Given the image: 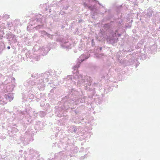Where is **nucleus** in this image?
<instances>
[{
	"label": "nucleus",
	"mask_w": 160,
	"mask_h": 160,
	"mask_svg": "<svg viewBox=\"0 0 160 160\" xmlns=\"http://www.w3.org/2000/svg\"><path fill=\"white\" fill-rule=\"evenodd\" d=\"M113 24V22H111L109 23L105 24L103 27L108 34L110 33L112 35L111 37H108L107 39L108 42L112 44L117 42L118 39V37L121 36V34L117 33V30L113 28L114 27Z\"/></svg>",
	"instance_id": "1"
},
{
	"label": "nucleus",
	"mask_w": 160,
	"mask_h": 160,
	"mask_svg": "<svg viewBox=\"0 0 160 160\" xmlns=\"http://www.w3.org/2000/svg\"><path fill=\"white\" fill-rule=\"evenodd\" d=\"M77 85L78 86H85V89H88V86H90L92 82V78L91 77L83 76L81 74L78 75V77Z\"/></svg>",
	"instance_id": "2"
},
{
	"label": "nucleus",
	"mask_w": 160,
	"mask_h": 160,
	"mask_svg": "<svg viewBox=\"0 0 160 160\" xmlns=\"http://www.w3.org/2000/svg\"><path fill=\"white\" fill-rule=\"evenodd\" d=\"M89 57H87L85 56L84 54H82L79 57V58L78 59V61H80L81 62H78L77 64L73 67V69L74 70L77 69L79 67V65L81 62H82L85 60V59H87Z\"/></svg>",
	"instance_id": "3"
},
{
	"label": "nucleus",
	"mask_w": 160,
	"mask_h": 160,
	"mask_svg": "<svg viewBox=\"0 0 160 160\" xmlns=\"http://www.w3.org/2000/svg\"><path fill=\"white\" fill-rule=\"evenodd\" d=\"M50 49L47 47L40 48L38 50L41 52V54L42 55H46L50 50Z\"/></svg>",
	"instance_id": "4"
},
{
	"label": "nucleus",
	"mask_w": 160,
	"mask_h": 160,
	"mask_svg": "<svg viewBox=\"0 0 160 160\" xmlns=\"http://www.w3.org/2000/svg\"><path fill=\"white\" fill-rule=\"evenodd\" d=\"M38 85V88L39 90H44L45 87V84L44 82H43V81L41 79L40 81H39L37 82V83Z\"/></svg>",
	"instance_id": "5"
},
{
	"label": "nucleus",
	"mask_w": 160,
	"mask_h": 160,
	"mask_svg": "<svg viewBox=\"0 0 160 160\" xmlns=\"http://www.w3.org/2000/svg\"><path fill=\"white\" fill-rule=\"evenodd\" d=\"M89 5L90 4H89L88 5H87L88 8L90 9L92 12H94V14H95L97 11V9L96 8V6L94 5H93V4H91L90 6Z\"/></svg>",
	"instance_id": "6"
},
{
	"label": "nucleus",
	"mask_w": 160,
	"mask_h": 160,
	"mask_svg": "<svg viewBox=\"0 0 160 160\" xmlns=\"http://www.w3.org/2000/svg\"><path fill=\"white\" fill-rule=\"evenodd\" d=\"M62 48L63 49H70L71 47L70 46V44L68 42H62L61 45Z\"/></svg>",
	"instance_id": "7"
},
{
	"label": "nucleus",
	"mask_w": 160,
	"mask_h": 160,
	"mask_svg": "<svg viewBox=\"0 0 160 160\" xmlns=\"http://www.w3.org/2000/svg\"><path fill=\"white\" fill-rule=\"evenodd\" d=\"M5 98L8 100L9 102L11 101L13 99V95L11 93H9L8 95L6 94L5 95Z\"/></svg>",
	"instance_id": "8"
},
{
	"label": "nucleus",
	"mask_w": 160,
	"mask_h": 160,
	"mask_svg": "<svg viewBox=\"0 0 160 160\" xmlns=\"http://www.w3.org/2000/svg\"><path fill=\"white\" fill-rule=\"evenodd\" d=\"M48 73H49L48 72H45L43 74V77H44V78L43 80H42L43 81V82H48V77L49 76H48Z\"/></svg>",
	"instance_id": "9"
},
{
	"label": "nucleus",
	"mask_w": 160,
	"mask_h": 160,
	"mask_svg": "<svg viewBox=\"0 0 160 160\" xmlns=\"http://www.w3.org/2000/svg\"><path fill=\"white\" fill-rule=\"evenodd\" d=\"M153 12L151 8H149L148 10L146 15L150 18L152 16Z\"/></svg>",
	"instance_id": "10"
},
{
	"label": "nucleus",
	"mask_w": 160,
	"mask_h": 160,
	"mask_svg": "<svg viewBox=\"0 0 160 160\" xmlns=\"http://www.w3.org/2000/svg\"><path fill=\"white\" fill-rule=\"evenodd\" d=\"M71 102H72V104L73 103V102H72L69 99L68 101V102H66L65 103V104H67L68 106V107L69 108H70L71 106Z\"/></svg>",
	"instance_id": "11"
},
{
	"label": "nucleus",
	"mask_w": 160,
	"mask_h": 160,
	"mask_svg": "<svg viewBox=\"0 0 160 160\" xmlns=\"http://www.w3.org/2000/svg\"><path fill=\"white\" fill-rule=\"evenodd\" d=\"M85 97H83L81 98H79L78 100L79 101L83 103L85 102Z\"/></svg>",
	"instance_id": "12"
},
{
	"label": "nucleus",
	"mask_w": 160,
	"mask_h": 160,
	"mask_svg": "<svg viewBox=\"0 0 160 160\" xmlns=\"http://www.w3.org/2000/svg\"><path fill=\"white\" fill-rule=\"evenodd\" d=\"M64 79L66 80H68V81H71L72 80V77L71 76H67V78H66Z\"/></svg>",
	"instance_id": "13"
},
{
	"label": "nucleus",
	"mask_w": 160,
	"mask_h": 160,
	"mask_svg": "<svg viewBox=\"0 0 160 160\" xmlns=\"http://www.w3.org/2000/svg\"><path fill=\"white\" fill-rule=\"evenodd\" d=\"M133 50H130V49H129L128 50H124V52L125 53H126L127 52H132V51Z\"/></svg>",
	"instance_id": "14"
},
{
	"label": "nucleus",
	"mask_w": 160,
	"mask_h": 160,
	"mask_svg": "<svg viewBox=\"0 0 160 160\" xmlns=\"http://www.w3.org/2000/svg\"><path fill=\"white\" fill-rule=\"evenodd\" d=\"M47 36L49 38H51V39L52 38V37L53 36V35H51L48 33V35Z\"/></svg>",
	"instance_id": "15"
},
{
	"label": "nucleus",
	"mask_w": 160,
	"mask_h": 160,
	"mask_svg": "<svg viewBox=\"0 0 160 160\" xmlns=\"http://www.w3.org/2000/svg\"><path fill=\"white\" fill-rule=\"evenodd\" d=\"M56 89L55 87H54L52 90H51L50 92L51 93H54V91Z\"/></svg>",
	"instance_id": "16"
},
{
	"label": "nucleus",
	"mask_w": 160,
	"mask_h": 160,
	"mask_svg": "<svg viewBox=\"0 0 160 160\" xmlns=\"http://www.w3.org/2000/svg\"><path fill=\"white\" fill-rule=\"evenodd\" d=\"M12 34L11 33L10 34V35H9L8 37L7 38H12Z\"/></svg>",
	"instance_id": "17"
},
{
	"label": "nucleus",
	"mask_w": 160,
	"mask_h": 160,
	"mask_svg": "<svg viewBox=\"0 0 160 160\" xmlns=\"http://www.w3.org/2000/svg\"><path fill=\"white\" fill-rule=\"evenodd\" d=\"M42 33L44 35H48V33L45 31H43Z\"/></svg>",
	"instance_id": "18"
},
{
	"label": "nucleus",
	"mask_w": 160,
	"mask_h": 160,
	"mask_svg": "<svg viewBox=\"0 0 160 160\" xmlns=\"http://www.w3.org/2000/svg\"><path fill=\"white\" fill-rule=\"evenodd\" d=\"M85 157V156L84 157H81L80 158V160H83Z\"/></svg>",
	"instance_id": "19"
},
{
	"label": "nucleus",
	"mask_w": 160,
	"mask_h": 160,
	"mask_svg": "<svg viewBox=\"0 0 160 160\" xmlns=\"http://www.w3.org/2000/svg\"><path fill=\"white\" fill-rule=\"evenodd\" d=\"M39 59H40L39 58V57L38 56L37 57V58H36V59L35 58V59H36V61H38V60Z\"/></svg>",
	"instance_id": "20"
},
{
	"label": "nucleus",
	"mask_w": 160,
	"mask_h": 160,
	"mask_svg": "<svg viewBox=\"0 0 160 160\" xmlns=\"http://www.w3.org/2000/svg\"><path fill=\"white\" fill-rule=\"evenodd\" d=\"M36 76H37L35 74H33L32 76V77H33L34 78H35Z\"/></svg>",
	"instance_id": "21"
},
{
	"label": "nucleus",
	"mask_w": 160,
	"mask_h": 160,
	"mask_svg": "<svg viewBox=\"0 0 160 160\" xmlns=\"http://www.w3.org/2000/svg\"><path fill=\"white\" fill-rule=\"evenodd\" d=\"M73 128H74V131L75 132H76V130H77V129L75 127H73Z\"/></svg>",
	"instance_id": "22"
},
{
	"label": "nucleus",
	"mask_w": 160,
	"mask_h": 160,
	"mask_svg": "<svg viewBox=\"0 0 160 160\" xmlns=\"http://www.w3.org/2000/svg\"><path fill=\"white\" fill-rule=\"evenodd\" d=\"M55 4V2H52V4L53 5L54 4Z\"/></svg>",
	"instance_id": "23"
},
{
	"label": "nucleus",
	"mask_w": 160,
	"mask_h": 160,
	"mask_svg": "<svg viewBox=\"0 0 160 160\" xmlns=\"http://www.w3.org/2000/svg\"><path fill=\"white\" fill-rule=\"evenodd\" d=\"M7 48L8 49H9L10 48V46H8Z\"/></svg>",
	"instance_id": "24"
},
{
	"label": "nucleus",
	"mask_w": 160,
	"mask_h": 160,
	"mask_svg": "<svg viewBox=\"0 0 160 160\" xmlns=\"http://www.w3.org/2000/svg\"><path fill=\"white\" fill-rule=\"evenodd\" d=\"M7 25L9 26L10 25V24L9 22H8L7 23Z\"/></svg>",
	"instance_id": "25"
},
{
	"label": "nucleus",
	"mask_w": 160,
	"mask_h": 160,
	"mask_svg": "<svg viewBox=\"0 0 160 160\" xmlns=\"http://www.w3.org/2000/svg\"><path fill=\"white\" fill-rule=\"evenodd\" d=\"M42 27V25H41L40 26H38V27Z\"/></svg>",
	"instance_id": "26"
},
{
	"label": "nucleus",
	"mask_w": 160,
	"mask_h": 160,
	"mask_svg": "<svg viewBox=\"0 0 160 160\" xmlns=\"http://www.w3.org/2000/svg\"><path fill=\"white\" fill-rule=\"evenodd\" d=\"M16 22H19V21L18 20H16L15 21Z\"/></svg>",
	"instance_id": "27"
},
{
	"label": "nucleus",
	"mask_w": 160,
	"mask_h": 160,
	"mask_svg": "<svg viewBox=\"0 0 160 160\" xmlns=\"http://www.w3.org/2000/svg\"><path fill=\"white\" fill-rule=\"evenodd\" d=\"M2 100H0V103H2Z\"/></svg>",
	"instance_id": "28"
},
{
	"label": "nucleus",
	"mask_w": 160,
	"mask_h": 160,
	"mask_svg": "<svg viewBox=\"0 0 160 160\" xmlns=\"http://www.w3.org/2000/svg\"><path fill=\"white\" fill-rule=\"evenodd\" d=\"M7 16L8 18L9 17V16H8V15H7Z\"/></svg>",
	"instance_id": "29"
},
{
	"label": "nucleus",
	"mask_w": 160,
	"mask_h": 160,
	"mask_svg": "<svg viewBox=\"0 0 160 160\" xmlns=\"http://www.w3.org/2000/svg\"><path fill=\"white\" fill-rule=\"evenodd\" d=\"M21 113H22V114H24V113H22V112H21Z\"/></svg>",
	"instance_id": "30"
},
{
	"label": "nucleus",
	"mask_w": 160,
	"mask_h": 160,
	"mask_svg": "<svg viewBox=\"0 0 160 160\" xmlns=\"http://www.w3.org/2000/svg\"><path fill=\"white\" fill-rule=\"evenodd\" d=\"M94 16V15H93V16H92V18H93V16Z\"/></svg>",
	"instance_id": "31"
},
{
	"label": "nucleus",
	"mask_w": 160,
	"mask_h": 160,
	"mask_svg": "<svg viewBox=\"0 0 160 160\" xmlns=\"http://www.w3.org/2000/svg\"><path fill=\"white\" fill-rule=\"evenodd\" d=\"M35 48H36L35 47H34L33 48L35 49Z\"/></svg>",
	"instance_id": "32"
},
{
	"label": "nucleus",
	"mask_w": 160,
	"mask_h": 160,
	"mask_svg": "<svg viewBox=\"0 0 160 160\" xmlns=\"http://www.w3.org/2000/svg\"><path fill=\"white\" fill-rule=\"evenodd\" d=\"M46 11L47 10V9H46Z\"/></svg>",
	"instance_id": "33"
}]
</instances>
